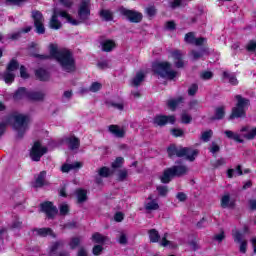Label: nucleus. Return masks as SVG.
<instances>
[{
  "instance_id": "f257e3e1",
  "label": "nucleus",
  "mask_w": 256,
  "mask_h": 256,
  "mask_svg": "<svg viewBox=\"0 0 256 256\" xmlns=\"http://www.w3.org/2000/svg\"><path fill=\"white\" fill-rule=\"evenodd\" d=\"M50 55L49 54H32V57L39 59L40 61H49V59H56L60 67L66 73H75L77 71V64L73 52L69 49L59 50L55 44H50Z\"/></svg>"
},
{
  "instance_id": "f03ea898",
  "label": "nucleus",
  "mask_w": 256,
  "mask_h": 256,
  "mask_svg": "<svg viewBox=\"0 0 256 256\" xmlns=\"http://www.w3.org/2000/svg\"><path fill=\"white\" fill-rule=\"evenodd\" d=\"M172 64L169 61H162V62H154L152 64V72L157 77L161 79H168V81H173L178 73L175 70H172Z\"/></svg>"
},
{
  "instance_id": "7ed1b4c3",
  "label": "nucleus",
  "mask_w": 256,
  "mask_h": 256,
  "mask_svg": "<svg viewBox=\"0 0 256 256\" xmlns=\"http://www.w3.org/2000/svg\"><path fill=\"white\" fill-rule=\"evenodd\" d=\"M187 171H189V169L185 165L171 166L163 171L162 175L160 176V181L164 185H167L172 182L175 177H183V175H187Z\"/></svg>"
},
{
  "instance_id": "20e7f679",
  "label": "nucleus",
  "mask_w": 256,
  "mask_h": 256,
  "mask_svg": "<svg viewBox=\"0 0 256 256\" xmlns=\"http://www.w3.org/2000/svg\"><path fill=\"white\" fill-rule=\"evenodd\" d=\"M167 153L169 157H185L187 161L193 162L199 155V150L189 148V147H180L177 148L175 145H171L167 148Z\"/></svg>"
},
{
  "instance_id": "39448f33",
  "label": "nucleus",
  "mask_w": 256,
  "mask_h": 256,
  "mask_svg": "<svg viewBox=\"0 0 256 256\" xmlns=\"http://www.w3.org/2000/svg\"><path fill=\"white\" fill-rule=\"evenodd\" d=\"M235 99L237 103L236 106L232 108L229 121H233V119H245V117H247L245 107H249V105H251V100L243 98V96L239 94L235 96Z\"/></svg>"
},
{
  "instance_id": "423d86ee",
  "label": "nucleus",
  "mask_w": 256,
  "mask_h": 256,
  "mask_svg": "<svg viewBox=\"0 0 256 256\" xmlns=\"http://www.w3.org/2000/svg\"><path fill=\"white\" fill-rule=\"evenodd\" d=\"M47 151H49V149L46 146H43L41 141L37 140L33 143L30 149L29 157L31 161L39 163V161H41V157H43V155H46Z\"/></svg>"
},
{
  "instance_id": "0eeeda50",
  "label": "nucleus",
  "mask_w": 256,
  "mask_h": 256,
  "mask_svg": "<svg viewBox=\"0 0 256 256\" xmlns=\"http://www.w3.org/2000/svg\"><path fill=\"white\" fill-rule=\"evenodd\" d=\"M119 13L123 17H126V19L130 23H141L143 21V13L137 11V10H129L125 8V6H121L119 8Z\"/></svg>"
},
{
  "instance_id": "6e6552de",
  "label": "nucleus",
  "mask_w": 256,
  "mask_h": 256,
  "mask_svg": "<svg viewBox=\"0 0 256 256\" xmlns=\"http://www.w3.org/2000/svg\"><path fill=\"white\" fill-rule=\"evenodd\" d=\"M91 17V0H82L78 7V18L79 23H85V21H89Z\"/></svg>"
},
{
  "instance_id": "1a4fd4ad",
  "label": "nucleus",
  "mask_w": 256,
  "mask_h": 256,
  "mask_svg": "<svg viewBox=\"0 0 256 256\" xmlns=\"http://www.w3.org/2000/svg\"><path fill=\"white\" fill-rule=\"evenodd\" d=\"M14 119V129L18 131L17 137L18 139H23V135H25L24 131H21L22 127H27L29 125V116L23 114H16L13 116Z\"/></svg>"
},
{
  "instance_id": "9d476101",
  "label": "nucleus",
  "mask_w": 256,
  "mask_h": 256,
  "mask_svg": "<svg viewBox=\"0 0 256 256\" xmlns=\"http://www.w3.org/2000/svg\"><path fill=\"white\" fill-rule=\"evenodd\" d=\"M32 19L34 21L35 33L38 35H45V17L39 10L32 11Z\"/></svg>"
},
{
  "instance_id": "9b49d317",
  "label": "nucleus",
  "mask_w": 256,
  "mask_h": 256,
  "mask_svg": "<svg viewBox=\"0 0 256 256\" xmlns=\"http://www.w3.org/2000/svg\"><path fill=\"white\" fill-rule=\"evenodd\" d=\"M40 209L42 213H45L47 219H55V217H57V213H59L57 206H55L51 201L42 202L40 204Z\"/></svg>"
},
{
  "instance_id": "f8f14e48",
  "label": "nucleus",
  "mask_w": 256,
  "mask_h": 256,
  "mask_svg": "<svg viewBox=\"0 0 256 256\" xmlns=\"http://www.w3.org/2000/svg\"><path fill=\"white\" fill-rule=\"evenodd\" d=\"M175 121H176V118L174 115L167 116V115L159 114V115H156L153 119V123L157 127H165V125H167L168 123H170V125H175Z\"/></svg>"
},
{
  "instance_id": "ddd939ff",
  "label": "nucleus",
  "mask_w": 256,
  "mask_h": 256,
  "mask_svg": "<svg viewBox=\"0 0 256 256\" xmlns=\"http://www.w3.org/2000/svg\"><path fill=\"white\" fill-rule=\"evenodd\" d=\"M53 14L56 15V17H62L63 19H66V21L71 25H74V26L81 25V22H79V20L74 19L65 10L54 9Z\"/></svg>"
},
{
  "instance_id": "4468645a",
  "label": "nucleus",
  "mask_w": 256,
  "mask_h": 256,
  "mask_svg": "<svg viewBox=\"0 0 256 256\" xmlns=\"http://www.w3.org/2000/svg\"><path fill=\"white\" fill-rule=\"evenodd\" d=\"M172 57L174 60V65L176 69H183L185 67V56L181 50H175L172 52Z\"/></svg>"
},
{
  "instance_id": "2eb2a0df",
  "label": "nucleus",
  "mask_w": 256,
  "mask_h": 256,
  "mask_svg": "<svg viewBox=\"0 0 256 256\" xmlns=\"http://www.w3.org/2000/svg\"><path fill=\"white\" fill-rule=\"evenodd\" d=\"M47 179V171L43 170L41 171L33 184L34 189H41V187H45L46 185H49V182Z\"/></svg>"
},
{
  "instance_id": "dca6fc26",
  "label": "nucleus",
  "mask_w": 256,
  "mask_h": 256,
  "mask_svg": "<svg viewBox=\"0 0 256 256\" xmlns=\"http://www.w3.org/2000/svg\"><path fill=\"white\" fill-rule=\"evenodd\" d=\"M222 209H235L237 202L235 199H231L230 194H225L220 200Z\"/></svg>"
},
{
  "instance_id": "f3484780",
  "label": "nucleus",
  "mask_w": 256,
  "mask_h": 256,
  "mask_svg": "<svg viewBox=\"0 0 256 256\" xmlns=\"http://www.w3.org/2000/svg\"><path fill=\"white\" fill-rule=\"evenodd\" d=\"M233 237H234L235 243H240V247H239L240 253H243V254L247 253V240H243V234H241V232L239 231H236Z\"/></svg>"
},
{
  "instance_id": "a211bd4d",
  "label": "nucleus",
  "mask_w": 256,
  "mask_h": 256,
  "mask_svg": "<svg viewBox=\"0 0 256 256\" xmlns=\"http://www.w3.org/2000/svg\"><path fill=\"white\" fill-rule=\"evenodd\" d=\"M184 102L185 98H183V96H179L177 98L168 100L166 105L170 111H177V107H179V105H183Z\"/></svg>"
},
{
  "instance_id": "6ab92c4d",
  "label": "nucleus",
  "mask_w": 256,
  "mask_h": 256,
  "mask_svg": "<svg viewBox=\"0 0 256 256\" xmlns=\"http://www.w3.org/2000/svg\"><path fill=\"white\" fill-rule=\"evenodd\" d=\"M35 77L38 79V81L45 82L51 79V74L44 68H38L35 70Z\"/></svg>"
},
{
  "instance_id": "aec40b11",
  "label": "nucleus",
  "mask_w": 256,
  "mask_h": 256,
  "mask_svg": "<svg viewBox=\"0 0 256 256\" xmlns=\"http://www.w3.org/2000/svg\"><path fill=\"white\" fill-rule=\"evenodd\" d=\"M108 131L112 133L115 137L123 139L125 137V129L119 127V125L112 124L108 127Z\"/></svg>"
},
{
  "instance_id": "412c9836",
  "label": "nucleus",
  "mask_w": 256,
  "mask_h": 256,
  "mask_svg": "<svg viewBox=\"0 0 256 256\" xmlns=\"http://www.w3.org/2000/svg\"><path fill=\"white\" fill-rule=\"evenodd\" d=\"M225 119V106L216 107L210 121H221Z\"/></svg>"
},
{
  "instance_id": "4be33fe9",
  "label": "nucleus",
  "mask_w": 256,
  "mask_h": 256,
  "mask_svg": "<svg viewBox=\"0 0 256 256\" xmlns=\"http://www.w3.org/2000/svg\"><path fill=\"white\" fill-rule=\"evenodd\" d=\"M102 51L104 53H111L117 47V44L115 43V40L107 39L101 42Z\"/></svg>"
},
{
  "instance_id": "5701e85b",
  "label": "nucleus",
  "mask_w": 256,
  "mask_h": 256,
  "mask_svg": "<svg viewBox=\"0 0 256 256\" xmlns=\"http://www.w3.org/2000/svg\"><path fill=\"white\" fill-rule=\"evenodd\" d=\"M28 101H43L45 99V93L39 91H28Z\"/></svg>"
},
{
  "instance_id": "b1692460",
  "label": "nucleus",
  "mask_w": 256,
  "mask_h": 256,
  "mask_svg": "<svg viewBox=\"0 0 256 256\" xmlns=\"http://www.w3.org/2000/svg\"><path fill=\"white\" fill-rule=\"evenodd\" d=\"M66 142L68 143L71 151H75V149H79V147H81V140H79L77 136H70L66 138Z\"/></svg>"
},
{
  "instance_id": "393cba45",
  "label": "nucleus",
  "mask_w": 256,
  "mask_h": 256,
  "mask_svg": "<svg viewBox=\"0 0 256 256\" xmlns=\"http://www.w3.org/2000/svg\"><path fill=\"white\" fill-rule=\"evenodd\" d=\"M27 88L19 87L13 94L12 98L14 101H21V99H27Z\"/></svg>"
},
{
  "instance_id": "a878e982",
  "label": "nucleus",
  "mask_w": 256,
  "mask_h": 256,
  "mask_svg": "<svg viewBox=\"0 0 256 256\" xmlns=\"http://www.w3.org/2000/svg\"><path fill=\"white\" fill-rule=\"evenodd\" d=\"M34 231L39 235V237H47L50 235V237H57L56 234L53 233V229L51 228H35Z\"/></svg>"
},
{
  "instance_id": "bb28decb",
  "label": "nucleus",
  "mask_w": 256,
  "mask_h": 256,
  "mask_svg": "<svg viewBox=\"0 0 256 256\" xmlns=\"http://www.w3.org/2000/svg\"><path fill=\"white\" fill-rule=\"evenodd\" d=\"M49 27L50 29H54V31H58V29L63 27V24H61V21H59L57 14H54V12L51 16Z\"/></svg>"
},
{
  "instance_id": "cd10ccee",
  "label": "nucleus",
  "mask_w": 256,
  "mask_h": 256,
  "mask_svg": "<svg viewBox=\"0 0 256 256\" xmlns=\"http://www.w3.org/2000/svg\"><path fill=\"white\" fill-rule=\"evenodd\" d=\"M235 173L236 175H238V177H241V175H243V168L241 167L240 164L236 166V169L229 168L227 170L228 179H233L235 177Z\"/></svg>"
},
{
  "instance_id": "c85d7f7f",
  "label": "nucleus",
  "mask_w": 256,
  "mask_h": 256,
  "mask_svg": "<svg viewBox=\"0 0 256 256\" xmlns=\"http://www.w3.org/2000/svg\"><path fill=\"white\" fill-rule=\"evenodd\" d=\"M76 197H77V203L81 204V203H85V201H87L88 196H87V190L83 189V188H78L76 190Z\"/></svg>"
},
{
  "instance_id": "c756f323",
  "label": "nucleus",
  "mask_w": 256,
  "mask_h": 256,
  "mask_svg": "<svg viewBox=\"0 0 256 256\" xmlns=\"http://www.w3.org/2000/svg\"><path fill=\"white\" fill-rule=\"evenodd\" d=\"M83 164L81 162H74L73 164H64L62 165V173H69L72 169H81Z\"/></svg>"
},
{
  "instance_id": "7c9ffc66",
  "label": "nucleus",
  "mask_w": 256,
  "mask_h": 256,
  "mask_svg": "<svg viewBox=\"0 0 256 256\" xmlns=\"http://www.w3.org/2000/svg\"><path fill=\"white\" fill-rule=\"evenodd\" d=\"M150 243H159V239H161V235L157 229L153 228L148 230Z\"/></svg>"
},
{
  "instance_id": "2f4dec72",
  "label": "nucleus",
  "mask_w": 256,
  "mask_h": 256,
  "mask_svg": "<svg viewBox=\"0 0 256 256\" xmlns=\"http://www.w3.org/2000/svg\"><path fill=\"white\" fill-rule=\"evenodd\" d=\"M145 81V73L143 72H137L135 77L132 79V85L133 87H139L141 83Z\"/></svg>"
},
{
  "instance_id": "473e14b6",
  "label": "nucleus",
  "mask_w": 256,
  "mask_h": 256,
  "mask_svg": "<svg viewBox=\"0 0 256 256\" xmlns=\"http://www.w3.org/2000/svg\"><path fill=\"white\" fill-rule=\"evenodd\" d=\"M224 133L228 139H232L233 141H236V143H244L245 142L241 138V135H239L231 130H226Z\"/></svg>"
},
{
  "instance_id": "72a5a7b5",
  "label": "nucleus",
  "mask_w": 256,
  "mask_h": 256,
  "mask_svg": "<svg viewBox=\"0 0 256 256\" xmlns=\"http://www.w3.org/2000/svg\"><path fill=\"white\" fill-rule=\"evenodd\" d=\"M92 241L93 243H97L98 245H103L105 244V241H107V237L103 236L99 232H96L92 235Z\"/></svg>"
},
{
  "instance_id": "f704fd0d",
  "label": "nucleus",
  "mask_w": 256,
  "mask_h": 256,
  "mask_svg": "<svg viewBox=\"0 0 256 256\" xmlns=\"http://www.w3.org/2000/svg\"><path fill=\"white\" fill-rule=\"evenodd\" d=\"M17 69H19V61H17V58H12L7 64L6 71L13 73Z\"/></svg>"
},
{
  "instance_id": "c9c22d12",
  "label": "nucleus",
  "mask_w": 256,
  "mask_h": 256,
  "mask_svg": "<svg viewBox=\"0 0 256 256\" xmlns=\"http://www.w3.org/2000/svg\"><path fill=\"white\" fill-rule=\"evenodd\" d=\"M99 15L104 21H113V12L110 10L102 9L100 10Z\"/></svg>"
},
{
  "instance_id": "e433bc0d",
  "label": "nucleus",
  "mask_w": 256,
  "mask_h": 256,
  "mask_svg": "<svg viewBox=\"0 0 256 256\" xmlns=\"http://www.w3.org/2000/svg\"><path fill=\"white\" fill-rule=\"evenodd\" d=\"M144 209L146 211H157L159 209V203H157V200H152L144 205Z\"/></svg>"
},
{
  "instance_id": "4c0bfd02",
  "label": "nucleus",
  "mask_w": 256,
  "mask_h": 256,
  "mask_svg": "<svg viewBox=\"0 0 256 256\" xmlns=\"http://www.w3.org/2000/svg\"><path fill=\"white\" fill-rule=\"evenodd\" d=\"M59 247H63V241L59 240V241L53 242L52 245L50 246L49 255L50 256L55 255Z\"/></svg>"
},
{
  "instance_id": "58836bf2",
  "label": "nucleus",
  "mask_w": 256,
  "mask_h": 256,
  "mask_svg": "<svg viewBox=\"0 0 256 256\" xmlns=\"http://www.w3.org/2000/svg\"><path fill=\"white\" fill-rule=\"evenodd\" d=\"M123 163H125V158L119 156L116 157L114 162H112L111 167L112 169H121V167H123Z\"/></svg>"
},
{
  "instance_id": "ea45409f",
  "label": "nucleus",
  "mask_w": 256,
  "mask_h": 256,
  "mask_svg": "<svg viewBox=\"0 0 256 256\" xmlns=\"http://www.w3.org/2000/svg\"><path fill=\"white\" fill-rule=\"evenodd\" d=\"M99 177H103L107 179V177H111V169L109 167L103 166L98 170Z\"/></svg>"
},
{
  "instance_id": "a19ab883",
  "label": "nucleus",
  "mask_w": 256,
  "mask_h": 256,
  "mask_svg": "<svg viewBox=\"0 0 256 256\" xmlns=\"http://www.w3.org/2000/svg\"><path fill=\"white\" fill-rule=\"evenodd\" d=\"M127 177H129V171H127V169L118 170L117 181L123 182L127 179Z\"/></svg>"
},
{
  "instance_id": "79ce46f5",
  "label": "nucleus",
  "mask_w": 256,
  "mask_h": 256,
  "mask_svg": "<svg viewBox=\"0 0 256 256\" xmlns=\"http://www.w3.org/2000/svg\"><path fill=\"white\" fill-rule=\"evenodd\" d=\"M156 191L158 192L159 197H167L169 194V187L160 185L156 187Z\"/></svg>"
},
{
  "instance_id": "37998d69",
  "label": "nucleus",
  "mask_w": 256,
  "mask_h": 256,
  "mask_svg": "<svg viewBox=\"0 0 256 256\" xmlns=\"http://www.w3.org/2000/svg\"><path fill=\"white\" fill-rule=\"evenodd\" d=\"M223 165H227V161L223 157L218 160L211 161V166L214 169H219V167H223Z\"/></svg>"
},
{
  "instance_id": "c03bdc74",
  "label": "nucleus",
  "mask_w": 256,
  "mask_h": 256,
  "mask_svg": "<svg viewBox=\"0 0 256 256\" xmlns=\"http://www.w3.org/2000/svg\"><path fill=\"white\" fill-rule=\"evenodd\" d=\"M185 43H188V45H194L195 43V32H188L185 34L184 37Z\"/></svg>"
},
{
  "instance_id": "a18cd8bd",
  "label": "nucleus",
  "mask_w": 256,
  "mask_h": 256,
  "mask_svg": "<svg viewBox=\"0 0 256 256\" xmlns=\"http://www.w3.org/2000/svg\"><path fill=\"white\" fill-rule=\"evenodd\" d=\"M211 137H213V130H207L202 133L201 140L204 141V143H209Z\"/></svg>"
},
{
  "instance_id": "49530a36",
  "label": "nucleus",
  "mask_w": 256,
  "mask_h": 256,
  "mask_svg": "<svg viewBox=\"0 0 256 256\" xmlns=\"http://www.w3.org/2000/svg\"><path fill=\"white\" fill-rule=\"evenodd\" d=\"M81 245V238L79 237H72L69 243L70 249L74 250L77 249Z\"/></svg>"
},
{
  "instance_id": "de8ad7c7",
  "label": "nucleus",
  "mask_w": 256,
  "mask_h": 256,
  "mask_svg": "<svg viewBox=\"0 0 256 256\" xmlns=\"http://www.w3.org/2000/svg\"><path fill=\"white\" fill-rule=\"evenodd\" d=\"M198 91H199V85H197V83H193L188 88V95L190 97H195V95H197Z\"/></svg>"
},
{
  "instance_id": "09e8293b",
  "label": "nucleus",
  "mask_w": 256,
  "mask_h": 256,
  "mask_svg": "<svg viewBox=\"0 0 256 256\" xmlns=\"http://www.w3.org/2000/svg\"><path fill=\"white\" fill-rule=\"evenodd\" d=\"M191 121H193V117H191V115L187 114L186 112H183L181 114V123H183L184 125H189Z\"/></svg>"
},
{
  "instance_id": "8fccbe9b",
  "label": "nucleus",
  "mask_w": 256,
  "mask_h": 256,
  "mask_svg": "<svg viewBox=\"0 0 256 256\" xmlns=\"http://www.w3.org/2000/svg\"><path fill=\"white\" fill-rule=\"evenodd\" d=\"M103 85L99 82H93L90 87H89V91H91V93H97L98 91H101Z\"/></svg>"
},
{
  "instance_id": "3c124183",
  "label": "nucleus",
  "mask_w": 256,
  "mask_h": 256,
  "mask_svg": "<svg viewBox=\"0 0 256 256\" xmlns=\"http://www.w3.org/2000/svg\"><path fill=\"white\" fill-rule=\"evenodd\" d=\"M4 81L7 84H11L15 81V74L7 71L6 73H4Z\"/></svg>"
},
{
  "instance_id": "603ef678",
  "label": "nucleus",
  "mask_w": 256,
  "mask_h": 256,
  "mask_svg": "<svg viewBox=\"0 0 256 256\" xmlns=\"http://www.w3.org/2000/svg\"><path fill=\"white\" fill-rule=\"evenodd\" d=\"M170 133L172 136H174L176 138L183 137L185 135V131H183V129H181V128H172L170 130Z\"/></svg>"
},
{
  "instance_id": "864d4df0",
  "label": "nucleus",
  "mask_w": 256,
  "mask_h": 256,
  "mask_svg": "<svg viewBox=\"0 0 256 256\" xmlns=\"http://www.w3.org/2000/svg\"><path fill=\"white\" fill-rule=\"evenodd\" d=\"M69 205L68 204H62L59 207V213L62 217H65L66 215H69Z\"/></svg>"
},
{
  "instance_id": "5fc2aeb1",
  "label": "nucleus",
  "mask_w": 256,
  "mask_h": 256,
  "mask_svg": "<svg viewBox=\"0 0 256 256\" xmlns=\"http://www.w3.org/2000/svg\"><path fill=\"white\" fill-rule=\"evenodd\" d=\"M246 50L248 53H255L256 51V42L255 40H250L248 44L246 45Z\"/></svg>"
},
{
  "instance_id": "6e6d98bb",
  "label": "nucleus",
  "mask_w": 256,
  "mask_h": 256,
  "mask_svg": "<svg viewBox=\"0 0 256 256\" xmlns=\"http://www.w3.org/2000/svg\"><path fill=\"white\" fill-rule=\"evenodd\" d=\"M103 249L104 248L101 245H99V244L94 245L93 248H92V253L95 256H99V255H101L103 253Z\"/></svg>"
},
{
  "instance_id": "4d7b16f0",
  "label": "nucleus",
  "mask_w": 256,
  "mask_h": 256,
  "mask_svg": "<svg viewBox=\"0 0 256 256\" xmlns=\"http://www.w3.org/2000/svg\"><path fill=\"white\" fill-rule=\"evenodd\" d=\"M209 151H210V153L215 155V153H219L221 151V147L219 146V144L212 142V145L209 148Z\"/></svg>"
},
{
  "instance_id": "13d9d810",
  "label": "nucleus",
  "mask_w": 256,
  "mask_h": 256,
  "mask_svg": "<svg viewBox=\"0 0 256 256\" xmlns=\"http://www.w3.org/2000/svg\"><path fill=\"white\" fill-rule=\"evenodd\" d=\"M244 137L245 139H248V141H253V139H255L256 137V127L249 131L247 134H245Z\"/></svg>"
},
{
  "instance_id": "bf43d9fd",
  "label": "nucleus",
  "mask_w": 256,
  "mask_h": 256,
  "mask_svg": "<svg viewBox=\"0 0 256 256\" xmlns=\"http://www.w3.org/2000/svg\"><path fill=\"white\" fill-rule=\"evenodd\" d=\"M201 79L204 81H209V79H213V72L211 71H204L201 73Z\"/></svg>"
},
{
  "instance_id": "052dcab7",
  "label": "nucleus",
  "mask_w": 256,
  "mask_h": 256,
  "mask_svg": "<svg viewBox=\"0 0 256 256\" xmlns=\"http://www.w3.org/2000/svg\"><path fill=\"white\" fill-rule=\"evenodd\" d=\"M20 77L22 79H29V74L27 73V68L24 65L20 66Z\"/></svg>"
},
{
  "instance_id": "680f3d73",
  "label": "nucleus",
  "mask_w": 256,
  "mask_h": 256,
  "mask_svg": "<svg viewBox=\"0 0 256 256\" xmlns=\"http://www.w3.org/2000/svg\"><path fill=\"white\" fill-rule=\"evenodd\" d=\"M146 13L148 17H155L157 15V9H155V6H150L146 8Z\"/></svg>"
},
{
  "instance_id": "e2e57ef3",
  "label": "nucleus",
  "mask_w": 256,
  "mask_h": 256,
  "mask_svg": "<svg viewBox=\"0 0 256 256\" xmlns=\"http://www.w3.org/2000/svg\"><path fill=\"white\" fill-rule=\"evenodd\" d=\"M176 199H178L180 203H185V201H187V194H185L184 192H178L176 194Z\"/></svg>"
},
{
  "instance_id": "0e129e2a",
  "label": "nucleus",
  "mask_w": 256,
  "mask_h": 256,
  "mask_svg": "<svg viewBox=\"0 0 256 256\" xmlns=\"http://www.w3.org/2000/svg\"><path fill=\"white\" fill-rule=\"evenodd\" d=\"M97 67H98V69H102V70L103 69H109V61L103 60L101 62H98Z\"/></svg>"
},
{
  "instance_id": "69168bd1",
  "label": "nucleus",
  "mask_w": 256,
  "mask_h": 256,
  "mask_svg": "<svg viewBox=\"0 0 256 256\" xmlns=\"http://www.w3.org/2000/svg\"><path fill=\"white\" fill-rule=\"evenodd\" d=\"M183 3V0H173L172 2H170V7L171 9H177V7H181Z\"/></svg>"
},
{
  "instance_id": "338daca9",
  "label": "nucleus",
  "mask_w": 256,
  "mask_h": 256,
  "mask_svg": "<svg viewBox=\"0 0 256 256\" xmlns=\"http://www.w3.org/2000/svg\"><path fill=\"white\" fill-rule=\"evenodd\" d=\"M23 227V222L20 220H15L12 222L11 229H21Z\"/></svg>"
},
{
  "instance_id": "774afa93",
  "label": "nucleus",
  "mask_w": 256,
  "mask_h": 256,
  "mask_svg": "<svg viewBox=\"0 0 256 256\" xmlns=\"http://www.w3.org/2000/svg\"><path fill=\"white\" fill-rule=\"evenodd\" d=\"M6 131H7V123L0 122V139L1 137H3V135H5Z\"/></svg>"
}]
</instances>
